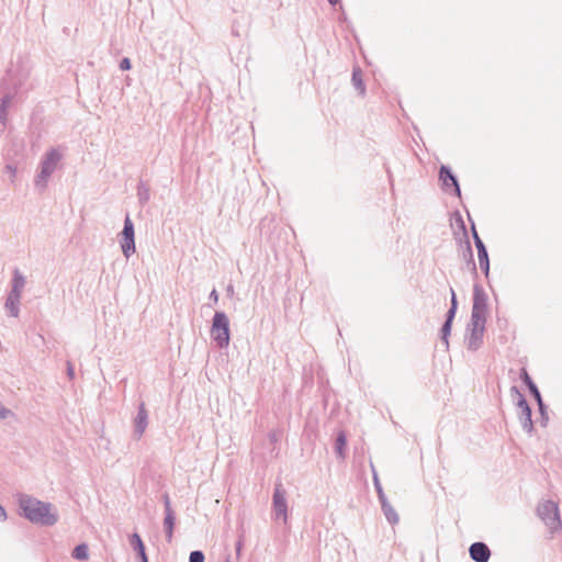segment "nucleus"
<instances>
[{
	"label": "nucleus",
	"mask_w": 562,
	"mask_h": 562,
	"mask_svg": "<svg viewBox=\"0 0 562 562\" xmlns=\"http://www.w3.org/2000/svg\"><path fill=\"white\" fill-rule=\"evenodd\" d=\"M19 506L24 517L33 524L53 526L58 520V516L53 510L50 503L42 502L29 495H21L19 497Z\"/></svg>",
	"instance_id": "1"
},
{
	"label": "nucleus",
	"mask_w": 562,
	"mask_h": 562,
	"mask_svg": "<svg viewBox=\"0 0 562 562\" xmlns=\"http://www.w3.org/2000/svg\"><path fill=\"white\" fill-rule=\"evenodd\" d=\"M61 158L63 155L56 148H52L44 154L40 162L38 172L34 179V184L40 191L46 189L48 180L57 169Z\"/></svg>",
	"instance_id": "2"
},
{
	"label": "nucleus",
	"mask_w": 562,
	"mask_h": 562,
	"mask_svg": "<svg viewBox=\"0 0 562 562\" xmlns=\"http://www.w3.org/2000/svg\"><path fill=\"white\" fill-rule=\"evenodd\" d=\"M537 516L542 520L550 533L562 529V521L559 513V506L553 501H541L536 508Z\"/></svg>",
	"instance_id": "3"
},
{
	"label": "nucleus",
	"mask_w": 562,
	"mask_h": 562,
	"mask_svg": "<svg viewBox=\"0 0 562 562\" xmlns=\"http://www.w3.org/2000/svg\"><path fill=\"white\" fill-rule=\"evenodd\" d=\"M211 337L220 348H226L229 345V319L224 312H215L212 319Z\"/></svg>",
	"instance_id": "4"
},
{
	"label": "nucleus",
	"mask_w": 562,
	"mask_h": 562,
	"mask_svg": "<svg viewBox=\"0 0 562 562\" xmlns=\"http://www.w3.org/2000/svg\"><path fill=\"white\" fill-rule=\"evenodd\" d=\"M288 492L283 487L281 481L274 484L272 495V517L274 520H282L284 524L288 521Z\"/></svg>",
	"instance_id": "5"
},
{
	"label": "nucleus",
	"mask_w": 562,
	"mask_h": 562,
	"mask_svg": "<svg viewBox=\"0 0 562 562\" xmlns=\"http://www.w3.org/2000/svg\"><path fill=\"white\" fill-rule=\"evenodd\" d=\"M510 394L516 400V405L519 409V420L524 430L531 434L533 430V423L531 419V408L528 402L516 385L510 387Z\"/></svg>",
	"instance_id": "6"
},
{
	"label": "nucleus",
	"mask_w": 562,
	"mask_h": 562,
	"mask_svg": "<svg viewBox=\"0 0 562 562\" xmlns=\"http://www.w3.org/2000/svg\"><path fill=\"white\" fill-rule=\"evenodd\" d=\"M120 245L126 259L136 251L134 223L128 214L125 216L123 231L120 234Z\"/></svg>",
	"instance_id": "7"
},
{
	"label": "nucleus",
	"mask_w": 562,
	"mask_h": 562,
	"mask_svg": "<svg viewBox=\"0 0 562 562\" xmlns=\"http://www.w3.org/2000/svg\"><path fill=\"white\" fill-rule=\"evenodd\" d=\"M487 294L484 289L475 283L473 286V305L471 319L486 322L487 316Z\"/></svg>",
	"instance_id": "8"
},
{
	"label": "nucleus",
	"mask_w": 562,
	"mask_h": 562,
	"mask_svg": "<svg viewBox=\"0 0 562 562\" xmlns=\"http://www.w3.org/2000/svg\"><path fill=\"white\" fill-rule=\"evenodd\" d=\"M486 322L477 321V324L474 319L470 321L469 328L470 335L467 338V345L469 350H477L483 340V334L485 331Z\"/></svg>",
	"instance_id": "9"
},
{
	"label": "nucleus",
	"mask_w": 562,
	"mask_h": 562,
	"mask_svg": "<svg viewBox=\"0 0 562 562\" xmlns=\"http://www.w3.org/2000/svg\"><path fill=\"white\" fill-rule=\"evenodd\" d=\"M472 233L474 238V244L477 249V259L481 270L485 273V276H488L490 272V259L488 254L486 250V247L482 239L480 238L474 225L472 226Z\"/></svg>",
	"instance_id": "10"
},
{
	"label": "nucleus",
	"mask_w": 562,
	"mask_h": 562,
	"mask_svg": "<svg viewBox=\"0 0 562 562\" xmlns=\"http://www.w3.org/2000/svg\"><path fill=\"white\" fill-rule=\"evenodd\" d=\"M134 437L138 440L144 435L147 426H148V412L146 409L145 403L142 402L138 405L137 415L134 418Z\"/></svg>",
	"instance_id": "11"
},
{
	"label": "nucleus",
	"mask_w": 562,
	"mask_h": 562,
	"mask_svg": "<svg viewBox=\"0 0 562 562\" xmlns=\"http://www.w3.org/2000/svg\"><path fill=\"white\" fill-rule=\"evenodd\" d=\"M470 557L475 562H488L491 550L484 542H474L469 549Z\"/></svg>",
	"instance_id": "12"
},
{
	"label": "nucleus",
	"mask_w": 562,
	"mask_h": 562,
	"mask_svg": "<svg viewBox=\"0 0 562 562\" xmlns=\"http://www.w3.org/2000/svg\"><path fill=\"white\" fill-rule=\"evenodd\" d=\"M439 179L442 182L443 189H448L449 187H453V190L458 196H460L461 191L456 176L451 172L450 168L447 166H441L439 171Z\"/></svg>",
	"instance_id": "13"
},
{
	"label": "nucleus",
	"mask_w": 562,
	"mask_h": 562,
	"mask_svg": "<svg viewBox=\"0 0 562 562\" xmlns=\"http://www.w3.org/2000/svg\"><path fill=\"white\" fill-rule=\"evenodd\" d=\"M26 284L25 276L20 271L19 268H14L12 271L11 290L9 293L21 296L23 294Z\"/></svg>",
	"instance_id": "14"
},
{
	"label": "nucleus",
	"mask_w": 562,
	"mask_h": 562,
	"mask_svg": "<svg viewBox=\"0 0 562 562\" xmlns=\"http://www.w3.org/2000/svg\"><path fill=\"white\" fill-rule=\"evenodd\" d=\"M13 93H5L0 100V132H3L7 127L8 110L13 100Z\"/></svg>",
	"instance_id": "15"
},
{
	"label": "nucleus",
	"mask_w": 562,
	"mask_h": 562,
	"mask_svg": "<svg viewBox=\"0 0 562 562\" xmlns=\"http://www.w3.org/2000/svg\"><path fill=\"white\" fill-rule=\"evenodd\" d=\"M461 256L467 261V266L470 269V271L476 277V265L474 262L472 247L468 238L461 245Z\"/></svg>",
	"instance_id": "16"
},
{
	"label": "nucleus",
	"mask_w": 562,
	"mask_h": 562,
	"mask_svg": "<svg viewBox=\"0 0 562 562\" xmlns=\"http://www.w3.org/2000/svg\"><path fill=\"white\" fill-rule=\"evenodd\" d=\"M520 379L528 386L530 393L533 395L535 400L537 401L538 406L542 408L543 401H542L541 394L525 368L521 369Z\"/></svg>",
	"instance_id": "17"
},
{
	"label": "nucleus",
	"mask_w": 562,
	"mask_h": 562,
	"mask_svg": "<svg viewBox=\"0 0 562 562\" xmlns=\"http://www.w3.org/2000/svg\"><path fill=\"white\" fill-rule=\"evenodd\" d=\"M130 544L133 548V550L137 553L142 562H148L144 542L137 532L131 535Z\"/></svg>",
	"instance_id": "18"
},
{
	"label": "nucleus",
	"mask_w": 562,
	"mask_h": 562,
	"mask_svg": "<svg viewBox=\"0 0 562 562\" xmlns=\"http://www.w3.org/2000/svg\"><path fill=\"white\" fill-rule=\"evenodd\" d=\"M20 304H21V296L14 295L12 293H8L4 308L12 317H19L20 315Z\"/></svg>",
	"instance_id": "19"
},
{
	"label": "nucleus",
	"mask_w": 562,
	"mask_h": 562,
	"mask_svg": "<svg viewBox=\"0 0 562 562\" xmlns=\"http://www.w3.org/2000/svg\"><path fill=\"white\" fill-rule=\"evenodd\" d=\"M381 508L385 518L391 525H395L398 522V515L387 499L381 503Z\"/></svg>",
	"instance_id": "20"
},
{
	"label": "nucleus",
	"mask_w": 562,
	"mask_h": 562,
	"mask_svg": "<svg viewBox=\"0 0 562 562\" xmlns=\"http://www.w3.org/2000/svg\"><path fill=\"white\" fill-rule=\"evenodd\" d=\"M175 513H166L164 518V528L166 532V538L168 542H171L172 536H173V528H175Z\"/></svg>",
	"instance_id": "21"
},
{
	"label": "nucleus",
	"mask_w": 562,
	"mask_h": 562,
	"mask_svg": "<svg viewBox=\"0 0 562 562\" xmlns=\"http://www.w3.org/2000/svg\"><path fill=\"white\" fill-rule=\"evenodd\" d=\"M351 81H352V85L356 88V90H358L359 93L361 95H363L366 93V86L362 80V71L360 68H358V67L353 68Z\"/></svg>",
	"instance_id": "22"
},
{
	"label": "nucleus",
	"mask_w": 562,
	"mask_h": 562,
	"mask_svg": "<svg viewBox=\"0 0 562 562\" xmlns=\"http://www.w3.org/2000/svg\"><path fill=\"white\" fill-rule=\"evenodd\" d=\"M71 557L79 561H87L89 559V548L86 543H80L71 552Z\"/></svg>",
	"instance_id": "23"
},
{
	"label": "nucleus",
	"mask_w": 562,
	"mask_h": 562,
	"mask_svg": "<svg viewBox=\"0 0 562 562\" xmlns=\"http://www.w3.org/2000/svg\"><path fill=\"white\" fill-rule=\"evenodd\" d=\"M347 445V438L344 431H340L336 438L335 450L339 458H345V448Z\"/></svg>",
	"instance_id": "24"
},
{
	"label": "nucleus",
	"mask_w": 562,
	"mask_h": 562,
	"mask_svg": "<svg viewBox=\"0 0 562 562\" xmlns=\"http://www.w3.org/2000/svg\"><path fill=\"white\" fill-rule=\"evenodd\" d=\"M137 196L140 204H146L150 199L149 188L144 182L137 184Z\"/></svg>",
	"instance_id": "25"
},
{
	"label": "nucleus",
	"mask_w": 562,
	"mask_h": 562,
	"mask_svg": "<svg viewBox=\"0 0 562 562\" xmlns=\"http://www.w3.org/2000/svg\"><path fill=\"white\" fill-rule=\"evenodd\" d=\"M451 326H452L451 322L445 321V323H443V325L441 327V340L445 342L447 349L449 348L448 337H449L450 331H451Z\"/></svg>",
	"instance_id": "26"
},
{
	"label": "nucleus",
	"mask_w": 562,
	"mask_h": 562,
	"mask_svg": "<svg viewBox=\"0 0 562 562\" xmlns=\"http://www.w3.org/2000/svg\"><path fill=\"white\" fill-rule=\"evenodd\" d=\"M373 480H374V486H375V490L378 493L379 501H380V503H382V502L386 501L387 498L383 492V488L379 482L376 474H374Z\"/></svg>",
	"instance_id": "27"
},
{
	"label": "nucleus",
	"mask_w": 562,
	"mask_h": 562,
	"mask_svg": "<svg viewBox=\"0 0 562 562\" xmlns=\"http://www.w3.org/2000/svg\"><path fill=\"white\" fill-rule=\"evenodd\" d=\"M189 562H204V554L202 551H192L190 553Z\"/></svg>",
	"instance_id": "28"
},
{
	"label": "nucleus",
	"mask_w": 562,
	"mask_h": 562,
	"mask_svg": "<svg viewBox=\"0 0 562 562\" xmlns=\"http://www.w3.org/2000/svg\"><path fill=\"white\" fill-rule=\"evenodd\" d=\"M164 506H165V514L173 512L171 508V501L169 495L166 493L162 495Z\"/></svg>",
	"instance_id": "29"
},
{
	"label": "nucleus",
	"mask_w": 562,
	"mask_h": 562,
	"mask_svg": "<svg viewBox=\"0 0 562 562\" xmlns=\"http://www.w3.org/2000/svg\"><path fill=\"white\" fill-rule=\"evenodd\" d=\"M132 67V64H131V60L130 58L127 57H124L121 61H120V69L121 70H130Z\"/></svg>",
	"instance_id": "30"
},
{
	"label": "nucleus",
	"mask_w": 562,
	"mask_h": 562,
	"mask_svg": "<svg viewBox=\"0 0 562 562\" xmlns=\"http://www.w3.org/2000/svg\"><path fill=\"white\" fill-rule=\"evenodd\" d=\"M456 313H457V308L456 306H450V308L448 310L447 312V318L446 321H449L452 323L454 316H456Z\"/></svg>",
	"instance_id": "31"
},
{
	"label": "nucleus",
	"mask_w": 562,
	"mask_h": 562,
	"mask_svg": "<svg viewBox=\"0 0 562 562\" xmlns=\"http://www.w3.org/2000/svg\"><path fill=\"white\" fill-rule=\"evenodd\" d=\"M12 415H13V413H12L11 409L5 408V407H1L0 408V418L1 419H5V418H8L9 416H12Z\"/></svg>",
	"instance_id": "32"
},
{
	"label": "nucleus",
	"mask_w": 562,
	"mask_h": 562,
	"mask_svg": "<svg viewBox=\"0 0 562 562\" xmlns=\"http://www.w3.org/2000/svg\"><path fill=\"white\" fill-rule=\"evenodd\" d=\"M5 170L10 173L11 178H14L16 176V167L13 165H7Z\"/></svg>",
	"instance_id": "33"
},
{
	"label": "nucleus",
	"mask_w": 562,
	"mask_h": 562,
	"mask_svg": "<svg viewBox=\"0 0 562 562\" xmlns=\"http://www.w3.org/2000/svg\"><path fill=\"white\" fill-rule=\"evenodd\" d=\"M67 375L69 376L70 380H72L75 378V369L71 364V362H67Z\"/></svg>",
	"instance_id": "34"
},
{
	"label": "nucleus",
	"mask_w": 562,
	"mask_h": 562,
	"mask_svg": "<svg viewBox=\"0 0 562 562\" xmlns=\"http://www.w3.org/2000/svg\"><path fill=\"white\" fill-rule=\"evenodd\" d=\"M539 411H540V414H541V417H542V426H546L547 425V422H548V416H547V413H546V405L543 404V407H539Z\"/></svg>",
	"instance_id": "35"
},
{
	"label": "nucleus",
	"mask_w": 562,
	"mask_h": 562,
	"mask_svg": "<svg viewBox=\"0 0 562 562\" xmlns=\"http://www.w3.org/2000/svg\"><path fill=\"white\" fill-rule=\"evenodd\" d=\"M209 299L213 302V303H217L218 301V293L215 289H213L209 295Z\"/></svg>",
	"instance_id": "36"
},
{
	"label": "nucleus",
	"mask_w": 562,
	"mask_h": 562,
	"mask_svg": "<svg viewBox=\"0 0 562 562\" xmlns=\"http://www.w3.org/2000/svg\"><path fill=\"white\" fill-rule=\"evenodd\" d=\"M7 518H8L7 512H5L4 507L0 505V521H4V520H7Z\"/></svg>",
	"instance_id": "37"
},
{
	"label": "nucleus",
	"mask_w": 562,
	"mask_h": 562,
	"mask_svg": "<svg viewBox=\"0 0 562 562\" xmlns=\"http://www.w3.org/2000/svg\"><path fill=\"white\" fill-rule=\"evenodd\" d=\"M451 291V306H458V303H457V297H456V293H454V290L451 288L450 289Z\"/></svg>",
	"instance_id": "38"
},
{
	"label": "nucleus",
	"mask_w": 562,
	"mask_h": 562,
	"mask_svg": "<svg viewBox=\"0 0 562 562\" xmlns=\"http://www.w3.org/2000/svg\"><path fill=\"white\" fill-rule=\"evenodd\" d=\"M331 5H336L340 0H327Z\"/></svg>",
	"instance_id": "39"
},
{
	"label": "nucleus",
	"mask_w": 562,
	"mask_h": 562,
	"mask_svg": "<svg viewBox=\"0 0 562 562\" xmlns=\"http://www.w3.org/2000/svg\"><path fill=\"white\" fill-rule=\"evenodd\" d=\"M227 292H228V293H233V292H234V290H233V285H228V286H227Z\"/></svg>",
	"instance_id": "40"
},
{
	"label": "nucleus",
	"mask_w": 562,
	"mask_h": 562,
	"mask_svg": "<svg viewBox=\"0 0 562 562\" xmlns=\"http://www.w3.org/2000/svg\"><path fill=\"white\" fill-rule=\"evenodd\" d=\"M240 547H241V544H240V542H238V544H237V552L240 551Z\"/></svg>",
	"instance_id": "41"
},
{
	"label": "nucleus",
	"mask_w": 562,
	"mask_h": 562,
	"mask_svg": "<svg viewBox=\"0 0 562 562\" xmlns=\"http://www.w3.org/2000/svg\"><path fill=\"white\" fill-rule=\"evenodd\" d=\"M225 562H231L229 558H227V559L225 560Z\"/></svg>",
	"instance_id": "42"
}]
</instances>
